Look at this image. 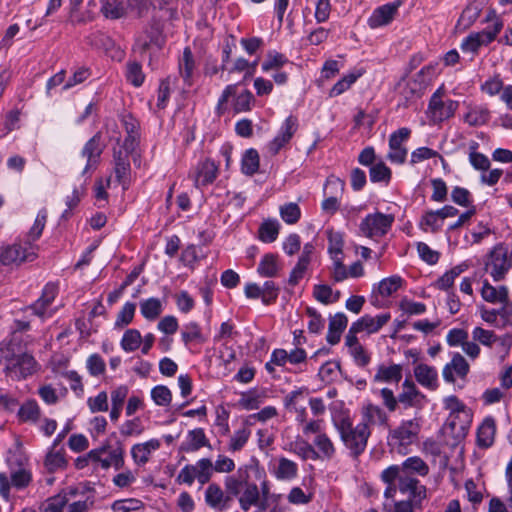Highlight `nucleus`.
Segmentation results:
<instances>
[{
	"label": "nucleus",
	"instance_id": "nucleus-1",
	"mask_svg": "<svg viewBox=\"0 0 512 512\" xmlns=\"http://www.w3.org/2000/svg\"><path fill=\"white\" fill-rule=\"evenodd\" d=\"M329 411L332 425L339 434L343 445L353 457H358L365 451L371 431L359 423L353 426L350 412L341 400L332 402L329 405Z\"/></svg>",
	"mask_w": 512,
	"mask_h": 512
},
{
	"label": "nucleus",
	"instance_id": "nucleus-2",
	"mask_svg": "<svg viewBox=\"0 0 512 512\" xmlns=\"http://www.w3.org/2000/svg\"><path fill=\"white\" fill-rule=\"evenodd\" d=\"M23 342L22 334L15 331L10 341L0 347V363L4 365L6 375L13 380L26 378L39 368L34 357L24 350Z\"/></svg>",
	"mask_w": 512,
	"mask_h": 512
},
{
	"label": "nucleus",
	"instance_id": "nucleus-3",
	"mask_svg": "<svg viewBox=\"0 0 512 512\" xmlns=\"http://www.w3.org/2000/svg\"><path fill=\"white\" fill-rule=\"evenodd\" d=\"M248 477V467H240L236 475L225 479V488L232 496L237 497L242 511L248 512L252 507H257L259 512H263L259 487L256 483L249 482Z\"/></svg>",
	"mask_w": 512,
	"mask_h": 512
},
{
	"label": "nucleus",
	"instance_id": "nucleus-4",
	"mask_svg": "<svg viewBox=\"0 0 512 512\" xmlns=\"http://www.w3.org/2000/svg\"><path fill=\"white\" fill-rule=\"evenodd\" d=\"M443 406L449 411L446 427L450 428L456 437H464L471 422L470 410L454 395L445 397Z\"/></svg>",
	"mask_w": 512,
	"mask_h": 512
},
{
	"label": "nucleus",
	"instance_id": "nucleus-5",
	"mask_svg": "<svg viewBox=\"0 0 512 512\" xmlns=\"http://www.w3.org/2000/svg\"><path fill=\"white\" fill-rule=\"evenodd\" d=\"M512 268V246L499 243L487 254L485 270L495 282L506 278Z\"/></svg>",
	"mask_w": 512,
	"mask_h": 512
},
{
	"label": "nucleus",
	"instance_id": "nucleus-6",
	"mask_svg": "<svg viewBox=\"0 0 512 512\" xmlns=\"http://www.w3.org/2000/svg\"><path fill=\"white\" fill-rule=\"evenodd\" d=\"M124 454V448L120 443L111 445L105 442L100 447L90 450L87 459L103 470H120L125 464Z\"/></svg>",
	"mask_w": 512,
	"mask_h": 512
},
{
	"label": "nucleus",
	"instance_id": "nucleus-7",
	"mask_svg": "<svg viewBox=\"0 0 512 512\" xmlns=\"http://www.w3.org/2000/svg\"><path fill=\"white\" fill-rule=\"evenodd\" d=\"M73 492H61L47 498L40 506V512H88L93 500L86 497L83 500H73Z\"/></svg>",
	"mask_w": 512,
	"mask_h": 512
},
{
	"label": "nucleus",
	"instance_id": "nucleus-8",
	"mask_svg": "<svg viewBox=\"0 0 512 512\" xmlns=\"http://www.w3.org/2000/svg\"><path fill=\"white\" fill-rule=\"evenodd\" d=\"M472 342L480 347L481 345L492 349L497 347L502 358L506 357L512 347V333L497 335L493 330L485 329L482 326H475L471 331Z\"/></svg>",
	"mask_w": 512,
	"mask_h": 512
},
{
	"label": "nucleus",
	"instance_id": "nucleus-9",
	"mask_svg": "<svg viewBox=\"0 0 512 512\" xmlns=\"http://www.w3.org/2000/svg\"><path fill=\"white\" fill-rule=\"evenodd\" d=\"M381 478L389 485L384 493L386 497L392 496V493L396 491L395 481H398V489L403 494H414L418 485V480L412 474L404 471L403 468L398 467V465L386 468L382 472Z\"/></svg>",
	"mask_w": 512,
	"mask_h": 512
},
{
	"label": "nucleus",
	"instance_id": "nucleus-10",
	"mask_svg": "<svg viewBox=\"0 0 512 512\" xmlns=\"http://www.w3.org/2000/svg\"><path fill=\"white\" fill-rule=\"evenodd\" d=\"M420 430L421 418L415 417L403 420L391 431L390 441L398 449L399 453L405 454L407 453V448L417 442Z\"/></svg>",
	"mask_w": 512,
	"mask_h": 512
},
{
	"label": "nucleus",
	"instance_id": "nucleus-11",
	"mask_svg": "<svg viewBox=\"0 0 512 512\" xmlns=\"http://www.w3.org/2000/svg\"><path fill=\"white\" fill-rule=\"evenodd\" d=\"M394 216L374 212L366 215L359 224V230L362 235L368 238L376 239L386 235L392 227Z\"/></svg>",
	"mask_w": 512,
	"mask_h": 512
},
{
	"label": "nucleus",
	"instance_id": "nucleus-12",
	"mask_svg": "<svg viewBox=\"0 0 512 512\" xmlns=\"http://www.w3.org/2000/svg\"><path fill=\"white\" fill-rule=\"evenodd\" d=\"M503 28L502 21H496L491 27L482 31L470 33L461 42L460 48L464 53L475 55L478 50L490 44Z\"/></svg>",
	"mask_w": 512,
	"mask_h": 512
},
{
	"label": "nucleus",
	"instance_id": "nucleus-13",
	"mask_svg": "<svg viewBox=\"0 0 512 512\" xmlns=\"http://www.w3.org/2000/svg\"><path fill=\"white\" fill-rule=\"evenodd\" d=\"M443 87L438 88L431 96L428 115L434 123L442 122L452 117L458 108V102L454 100H443Z\"/></svg>",
	"mask_w": 512,
	"mask_h": 512
},
{
	"label": "nucleus",
	"instance_id": "nucleus-14",
	"mask_svg": "<svg viewBox=\"0 0 512 512\" xmlns=\"http://www.w3.org/2000/svg\"><path fill=\"white\" fill-rule=\"evenodd\" d=\"M32 479V471L27 467H21L11 472L10 478L6 473L0 472V496L9 501L11 487L17 490L25 489L30 485Z\"/></svg>",
	"mask_w": 512,
	"mask_h": 512
},
{
	"label": "nucleus",
	"instance_id": "nucleus-15",
	"mask_svg": "<svg viewBox=\"0 0 512 512\" xmlns=\"http://www.w3.org/2000/svg\"><path fill=\"white\" fill-rule=\"evenodd\" d=\"M36 246L24 243L7 247H0V262L4 265L21 264L36 258Z\"/></svg>",
	"mask_w": 512,
	"mask_h": 512
},
{
	"label": "nucleus",
	"instance_id": "nucleus-16",
	"mask_svg": "<svg viewBox=\"0 0 512 512\" xmlns=\"http://www.w3.org/2000/svg\"><path fill=\"white\" fill-rule=\"evenodd\" d=\"M325 235L328 240L327 252L332 261V266L336 264V274L338 278L344 276L342 260H344V233L334 228H327Z\"/></svg>",
	"mask_w": 512,
	"mask_h": 512
},
{
	"label": "nucleus",
	"instance_id": "nucleus-17",
	"mask_svg": "<svg viewBox=\"0 0 512 512\" xmlns=\"http://www.w3.org/2000/svg\"><path fill=\"white\" fill-rule=\"evenodd\" d=\"M450 347H461L463 353L471 360H476L481 354V347L468 339V332L461 328L450 329L446 335Z\"/></svg>",
	"mask_w": 512,
	"mask_h": 512
},
{
	"label": "nucleus",
	"instance_id": "nucleus-18",
	"mask_svg": "<svg viewBox=\"0 0 512 512\" xmlns=\"http://www.w3.org/2000/svg\"><path fill=\"white\" fill-rule=\"evenodd\" d=\"M411 131L409 128L402 127L393 132L389 137V152L387 158L392 163L402 164L407 157V149L404 143L410 137Z\"/></svg>",
	"mask_w": 512,
	"mask_h": 512
},
{
	"label": "nucleus",
	"instance_id": "nucleus-19",
	"mask_svg": "<svg viewBox=\"0 0 512 512\" xmlns=\"http://www.w3.org/2000/svg\"><path fill=\"white\" fill-rule=\"evenodd\" d=\"M470 371L466 358L459 352H454L451 360L442 369V377L446 383L454 384L456 379L464 380Z\"/></svg>",
	"mask_w": 512,
	"mask_h": 512
},
{
	"label": "nucleus",
	"instance_id": "nucleus-20",
	"mask_svg": "<svg viewBox=\"0 0 512 512\" xmlns=\"http://www.w3.org/2000/svg\"><path fill=\"white\" fill-rule=\"evenodd\" d=\"M398 400L405 407L421 409L427 402V397L411 379L406 378L402 383Z\"/></svg>",
	"mask_w": 512,
	"mask_h": 512
},
{
	"label": "nucleus",
	"instance_id": "nucleus-21",
	"mask_svg": "<svg viewBox=\"0 0 512 512\" xmlns=\"http://www.w3.org/2000/svg\"><path fill=\"white\" fill-rule=\"evenodd\" d=\"M387 421L388 415L380 406L370 401H366L361 405L359 424L364 428H368V431H371L373 426L386 425Z\"/></svg>",
	"mask_w": 512,
	"mask_h": 512
},
{
	"label": "nucleus",
	"instance_id": "nucleus-22",
	"mask_svg": "<svg viewBox=\"0 0 512 512\" xmlns=\"http://www.w3.org/2000/svg\"><path fill=\"white\" fill-rule=\"evenodd\" d=\"M403 283L404 280L402 277L399 275H392L374 284L372 288L373 304L376 305L381 300L391 297L402 288Z\"/></svg>",
	"mask_w": 512,
	"mask_h": 512
},
{
	"label": "nucleus",
	"instance_id": "nucleus-23",
	"mask_svg": "<svg viewBox=\"0 0 512 512\" xmlns=\"http://www.w3.org/2000/svg\"><path fill=\"white\" fill-rule=\"evenodd\" d=\"M268 467L271 475L278 481L290 482L297 478L299 472L298 464L283 456L270 462Z\"/></svg>",
	"mask_w": 512,
	"mask_h": 512
},
{
	"label": "nucleus",
	"instance_id": "nucleus-24",
	"mask_svg": "<svg viewBox=\"0 0 512 512\" xmlns=\"http://www.w3.org/2000/svg\"><path fill=\"white\" fill-rule=\"evenodd\" d=\"M217 175L218 165L210 159L199 162L191 173V177L197 188L212 184L217 178Z\"/></svg>",
	"mask_w": 512,
	"mask_h": 512
},
{
	"label": "nucleus",
	"instance_id": "nucleus-25",
	"mask_svg": "<svg viewBox=\"0 0 512 512\" xmlns=\"http://www.w3.org/2000/svg\"><path fill=\"white\" fill-rule=\"evenodd\" d=\"M344 189V182L334 176H331L327 178L324 193L325 195H328L329 193L331 195L327 196L321 204L322 210L329 214H334L338 208H339V200L337 197L338 193H342Z\"/></svg>",
	"mask_w": 512,
	"mask_h": 512
},
{
	"label": "nucleus",
	"instance_id": "nucleus-26",
	"mask_svg": "<svg viewBox=\"0 0 512 512\" xmlns=\"http://www.w3.org/2000/svg\"><path fill=\"white\" fill-rule=\"evenodd\" d=\"M426 72L429 73L430 68H423L413 78L399 83V91L407 101L420 97L423 94L426 88V84L424 82Z\"/></svg>",
	"mask_w": 512,
	"mask_h": 512
},
{
	"label": "nucleus",
	"instance_id": "nucleus-27",
	"mask_svg": "<svg viewBox=\"0 0 512 512\" xmlns=\"http://www.w3.org/2000/svg\"><path fill=\"white\" fill-rule=\"evenodd\" d=\"M415 380L423 388L435 391L439 387V377L436 367L426 363H417L413 368Z\"/></svg>",
	"mask_w": 512,
	"mask_h": 512
},
{
	"label": "nucleus",
	"instance_id": "nucleus-28",
	"mask_svg": "<svg viewBox=\"0 0 512 512\" xmlns=\"http://www.w3.org/2000/svg\"><path fill=\"white\" fill-rule=\"evenodd\" d=\"M297 127V118L294 116L287 117L285 121L282 123L278 131V134L268 145L270 152L273 154L278 153L279 150L290 141V139L296 132Z\"/></svg>",
	"mask_w": 512,
	"mask_h": 512
},
{
	"label": "nucleus",
	"instance_id": "nucleus-29",
	"mask_svg": "<svg viewBox=\"0 0 512 512\" xmlns=\"http://www.w3.org/2000/svg\"><path fill=\"white\" fill-rule=\"evenodd\" d=\"M160 447L161 441L156 438L134 444L130 450L134 464L137 466H144L149 462L153 453H155Z\"/></svg>",
	"mask_w": 512,
	"mask_h": 512
},
{
	"label": "nucleus",
	"instance_id": "nucleus-30",
	"mask_svg": "<svg viewBox=\"0 0 512 512\" xmlns=\"http://www.w3.org/2000/svg\"><path fill=\"white\" fill-rule=\"evenodd\" d=\"M400 2L388 3L376 8L367 23L371 29H377L389 25L397 14Z\"/></svg>",
	"mask_w": 512,
	"mask_h": 512
},
{
	"label": "nucleus",
	"instance_id": "nucleus-31",
	"mask_svg": "<svg viewBox=\"0 0 512 512\" xmlns=\"http://www.w3.org/2000/svg\"><path fill=\"white\" fill-rule=\"evenodd\" d=\"M390 319V313H381L376 316L364 315L352 324L353 329L358 330L360 333L374 334L387 324Z\"/></svg>",
	"mask_w": 512,
	"mask_h": 512
},
{
	"label": "nucleus",
	"instance_id": "nucleus-32",
	"mask_svg": "<svg viewBox=\"0 0 512 512\" xmlns=\"http://www.w3.org/2000/svg\"><path fill=\"white\" fill-rule=\"evenodd\" d=\"M60 440L55 439L46 453L44 467L48 472L63 470L67 465L64 448L59 447Z\"/></svg>",
	"mask_w": 512,
	"mask_h": 512
},
{
	"label": "nucleus",
	"instance_id": "nucleus-33",
	"mask_svg": "<svg viewBox=\"0 0 512 512\" xmlns=\"http://www.w3.org/2000/svg\"><path fill=\"white\" fill-rule=\"evenodd\" d=\"M57 294L58 286L56 284H46L43 288L41 297L33 304L31 309L40 317H45L46 315L50 316L51 313H48V306L54 301Z\"/></svg>",
	"mask_w": 512,
	"mask_h": 512
},
{
	"label": "nucleus",
	"instance_id": "nucleus-34",
	"mask_svg": "<svg viewBox=\"0 0 512 512\" xmlns=\"http://www.w3.org/2000/svg\"><path fill=\"white\" fill-rule=\"evenodd\" d=\"M202 447H209L210 443L202 428L189 430L185 440L181 443L180 450L183 452H195Z\"/></svg>",
	"mask_w": 512,
	"mask_h": 512
},
{
	"label": "nucleus",
	"instance_id": "nucleus-35",
	"mask_svg": "<svg viewBox=\"0 0 512 512\" xmlns=\"http://www.w3.org/2000/svg\"><path fill=\"white\" fill-rule=\"evenodd\" d=\"M266 398L267 391L265 389L253 388L240 393L238 405L244 410H256L265 402Z\"/></svg>",
	"mask_w": 512,
	"mask_h": 512
},
{
	"label": "nucleus",
	"instance_id": "nucleus-36",
	"mask_svg": "<svg viewBox=\"0 0 512 512\" xmlns=\"http://www.w3.org/2000/svg\"><path fill=\"white\" fill-rule=\"evenodd\" d=\"M205 501L209 507L224 511L228 509L230 499L224 494L219 485L212 483L206 488Z\"/></svg>",
	"mask_w": 512,
	"mask_h": 512
},
{
	"label": "nucleus",
	"instance_id": "nucleus-37",
	"mask_svg": "<svg viewBox=\"0 0 512 512\" xmlns=\"http://www.w3.org/2000/svg\"><path fill=\"white\" fill-rule=\"evenodd\" d=\"M496 433V422L491 416L483 419L477 429V444L479 447L488 448L494 443Z\"/></svg>",
	"mask_w": 512,
	"mask_h": 512
},
{
	"label": "nucleus",
	"instance_id": "nucleus-38",
	"mask_svg": "<svg viewBox=\"0 0 512 512\" xmlns=\"http://www.w3.org/2000/svg\"><path fill=\"white\" fill-rule=\"evenodd\" d=\"M281 268L279 256L274 253H267L262 256L257 267V273L261 277L272 278L278 275Z\"/></svg>",
	"mask_w": 512,
	"mask_h": 512
},
{
	"label": "nucleus",
	"instance_id": "nucleus-39",
	"mask_svg": "<svg viewBox=\"0 0 512 512\" xmlns=\"http://www.w3.org/2000/svg\"><path fill=\"white\" fill-rule=\"evenodd\" d=\"M163 43L161 29L158 25H152L149 29L143 31L136 40L137 46L141 50L149 49L153 46L160 47Z\"/></svg>",
	"mask_w": 512,
	"mask_h": 512
},
{
	"label": "nucleus",
	"instance_id": "nucleus-40",
	"mask_svg": "<svg viewBox=\"0 0 512 512\" xmlns=\"http://www.w3.org/2000/svg\"><path fill=\"white\" fill-rule=\"evenodd\" d=\"M250 468L256 471V473L259 475V479L263 478L260 482V486L258 487L260 490V497L262 499V511H266L269 506V502H278L281 495L271 493L270 482L268 481L263 469H260L258 465H255L254 467L251 466Z\"/></svg>",
	"mask_w": 512,
	"mask_h": 512
},
{
	"label": "nucleus",
	"instance_id": "nucleus-41",
	"mask_svg": "<svg viewBox=\"0 0 512 512\" xmlns=\"http://www.w3.org/2000/svg\"><path fill=\"white\" fill-rule=\"evenodd\" d=\"M402 378V366L391 364L378 367L373 380L379 383H398Z\"/></svg>",
	"mask_w": 512,
	"mask_h": 512
},
{
	"label": "nucleus",
	"instance_id": "nucleus-42",
	"mask_svg": "<svg viewBox=\"0 0 512 512\" xmlns=\"http://www.w3.org/2000/svg\"><path fill=\"white\" fill-rule=\"evenodd\" d=\"M481 296L489 303H507L509 292L506 286L494 287L485 281L481 289Z\"/></svg>",
	"mask_w": 512,
	"mask_h": 512
},
{
	"label": "nucleus",
	"instance_id": "nucleus-43",
	"mask_svg": "<svg viewBox=\"0 0 512 512\" xmlns=\"http://www.w3.org/2000/svg\"><path fill=\"white\" fill-rule=\"evenodd\" d=\"M491 234V228L486 221H479L473 228L464 235L466 247L482 243Z\"/></svg>",
	"mask_w": 512,
	"mask_h": 512
},
{
	"label": "nucleus",
	"instance_id": "nucleus-44",
	"mask_svg": "<svg viewBox=\"0 0 512 512\" xmlns=\"http://www.w3.org/2000/svg\"><path fill=\"white\" fill-rule=\"evenodd\" d=\"M127 10V1L101 0L100 11L107 19H119L126 15Z\"/></svg>",
	"mask_w": 512,
	"mask_h": 512
},
{
	"label": "nucleus",
	"instance_id": "nucleus-45",
	"mask_svg": "<svg viewBox=\"0 0 512 512\" xmlns=\"http://www.w3.org/2000/svg\"><path fill=\"white\" fill-rule=\"evenodd\" d=\"M101 153L102 149L100 147L98 138H91L82 149V156L87 160L84 172L96 166Z\"/></svg>",
	"mask_w": 512,
	"mask_h": 512
},
{
	"label": "nucleus",
	"instance_id": "nucleus-46",
	"mask_svg": "<svg viewBox=\"0 0 512 512\" xmlns=\"http://www.w3.org/2000/svg\"><path fill=\"white\" fill-rule=\"evenodd\" d=\"M163 311L160 299L151 297L140 302V312L147 320H155Z\"/></svg>",
	"mask_w": 512,
	"mask_h": 512
},
{
	"label": "nucleus",
	"instance_id": "nucleus-47",
	"mask_svg": "<svg viewBox=\"0 0 512 512\" xmlns=\"http://www.w3.org/2000/svg\"><path fill=\"white\" fill-rule=\"evenodd\" d=\"M313 443L318 452L320 453L321 458L329 460L335 456L336 447L332 439L327 435L326 432L319 436H315Z\"/></svg>",
	"mask_w": 512,
	"mask_h": 512
},
{
	"label": "nucleus",
	"instance_id": "nucleus-48",
	"mask_svg": "<svg viewBox=\"0 0 512 512\" xmlns=\"http://www.w3.org/2000/svg\"><path fill=\"white\" fill-rule=\"evenodd\" d=\"M18 418L21 422L37 423L40 418V408L36 401H26L18 410Z\"/></svg>",
	"mask_w": 512,
	"mask_h": 512
},
{
	"label": "nucleus",
	"instance_id": "nucleus-49",
	"mask_svg": "<svg viewBox=\"0 0 512 512\" xmlns=\"http://www.w3.org/2000/svg\"><path fill=\"white\" fill-rule=\"evenodd\" d=\"M490 112L486 107H471L464 116V121L470 126H480L489 120Z\"/></svg>",
	"mask_w": 512,
	"mask_h": 512
},
{
	"label": "nucleus",
	"instance_id": "nucleus-50",
	"mask_svg": "<svg viewBox=\"0 0 512 512\" xmlns=\"http://www.w3.org/2000/svg\"><path fill=\"white\" fill-rule=\"evenodd\" d=\"M144 508L145 504L137 498L115 500L111 504L112 512H140Z\"/></svg>",
	"mask_w": 512,
	"mask_h": 512
},
{
	"label": "nucleus",
	"instance_id": "nucleus-51",
	"mask_svg": "<svg viewBox=\"0 0 512 512\" xmlns=\"http://www.w3.org/2000/svg\"><path fill=\"white\" fill-rule=\"evenodd\" d=\"M141 344L142 336L137 329L126 330L120 341L121 348L127 353L137 350Z\"/></svg>",
	"mask_w": 512,
	"mask_h": 512
},
{
	"label": "nucleus",
	"instance_id": "nucleus-52",
	"mask_svg": "<svg viewBox=\"0 0 512 512\" xmlns=\"http://www.w3.org/2000/svg\"><path fill=\"white\" fill-rule=\"evenodd\" d=\"M280 224L277 220H266L259 228V239L264 243L274 242L279 234Z\"/></svg>",
	"mask_w": 512,
	"mask_h": 512
},
{
	"label": "nucleus",
	"instance_id": "nucleus-53",
	"mask_svg": "<svg viewBox=\"0 0 512 512\" xmlns=\"http://www.w3.org/2000/svg\"><path fill=\"white\" fill-rule=\"evenodd\" d=\"M288 63V59L285 55L277 51H269L266 55V59L262 63V71L268 73L270 71H278L285 64Z\"/></svg>",
	"mask_w": 512,
	"mask_h": 512
},
{
	"label": "nucleus",
	"instance_id": "nucleus-54",
	"mask_svg": "<svg viewBox=\"0 0 512 512\" xmlns=\"http://www.w3.org/2000/svg\"><path fill=\"white\" fill-rule=\"evenodd\" d=\"M398 467L403 468L404 471L410 474H417L420 476H426L429 472L428 465L418 456H412L407 458Z\"/></svg>",
	"mask_w": 512,
	"mask_h": 512
},
{
	"label": "nucleus",
	"instance_id": "nucleus-55",
	"mask_svg": "<svg viewBox=\"0 0 512 512\" xmlns=\"http://www.w3.org/2000/svg\"><path fill=\"white\" fill-rule=\"evenodd\" d=\"M195 475L200 484L207 483L213 473V463L208 458H202L198 460L194 465Z\"/></svg>",
	"mask_w": 512,
	"mask_h": 512
},
{
	"label": "nucleus",
	"instance_id": "nucleus-56",
	"mask_svg": "<svg viewBox=\"0 0 512 512\" xmlns=\"http://www.w3.org/2000/svg\"><path fill=\"white\" fill-rule=\"evenodd\" d=\"M313 295L319 302L323 304H331L338 301L340 292H334L330 286L320 284L314 287Z\"/></svg>",
	"mask_w": 512,
	"mask_h": 512
},
{
	"label": "nucleus",
	"instance_id": "nucleus-57",
	"mask_svg": "<svg viewBox=\"0 0 512 512\" xmlns=\"http://www.w3.org/2000/svg\"><path fill=\"white\" fill-rule=\"evenodd\" d=\"M119 431L123 437H139L144 433L145 427L143 426L141 419L135 417L123 422Z\"/></svg>",
	"mask_w": 512,
	"mask_h": 512
},
{
	"label": "nucleus",
	"instance_id": "nucleus-58",
	"mask_svg": "<svg viewBox=\"0 0 512 512\" xmlns=\"http://www.w3.org/2000/svg\"><path fill=\"white\" fill-rule=\"evenodd\" d=\"M361 76V73H349L343 76L329 91L330 97H336L343 94L345 91L350 89V87L356 82V80Z\"/></svg>",
	"mask_w": 512,
	"mask_h": 512
},
{
	"label": "nucleus",
	"instance_id": "nucleus-59",
	"mask_svg": "<svg viewBox=\"0 0 512 512\" xmlns=\"http://www.w3.org/2000/svg\"><path fill=\"white\" fill-rule=\"evenodd\" d=\"M279 213L282 220L289 225L297 223L301 217L300 207L293 202L280 206Z\"/></svg>",
	"mask_w": 512,
	"mask_h": 512
},
{
	"label": "nucleus",
	"instance_id": "nucleus-60",
	"mask_svg": "<svg viewBox=\"0 0 512 512\" xmlns=\"http://www.w3.org/2000/svg\"><path fill=\"white\" fill-rule=\"evenodd\" d=\"M464 270V265H458L451 268L436 281V286L441 290H448L453 286L455 279L458 278Z\"/></svg>",
	"mask_w": 512,
	"mask_h": 512
},
{
	"label": "nucleus",
	"instance_id": "nucleus-61",
	"mask_svg": "<svg viewBox=\"0 0 512 512\" xmlns=\"http://www.w3.org/2000/svg\"><path fill=\"white\" fill-rule=\"evenodd\" d=\"M259 168V154L255 149L247 150L242 157V171L244 174L253 175Z\"/></svg>",
	"mask_w": 512,
	"mask_h": 512
},
{
	"label": "nucleus",
	"instance_id": "nucleus-62",
	"mask_svg": "<svg viewBox=\"0 0 512 512\" xmlns=\"http://www.w3.org/2000/svg\"><path fill=\"white\" fill-rule=\"evenodd\" d=\"M182 341L185 345L191 342H203L204 338L200 326L196 322L187 323L181 332Z\"/></svg>",
	"mask_w": 512,
	"mask_h": 512
},
{
	"label": "nucleus",
	"instance_id": "nucleus-63",
	"mask_svg": "<svg viewBox=\"0 0 512 512\" xmlns=\"http://www.w3.org/2000/svg\"><path fill=\"white\" fill-rule=\"evenodd\" d=\"M87 406L91 413L106 412L109 409L108 394L106 391H100L97 395L87 399Z\"/></svg>",
	"mask_w": 512,
	"mask_h": 512
},
{
	"label": "nucleus",
	"instance_id": "nucleus-64",
	"mask_svg": "<svg viewBox=\"0 0 512 512\" xmlns=\"http://www.w3.org/2000/svg\"><path fill=\"white\" fill-rule=\"evenodd\" d=\"M136 480V473L131 469L126 468L113 476L112 483L119 489H128L136 482Z\"/></svg>",
	"mask_w": 512,
	"mask_h": 512
}]
</instances>
